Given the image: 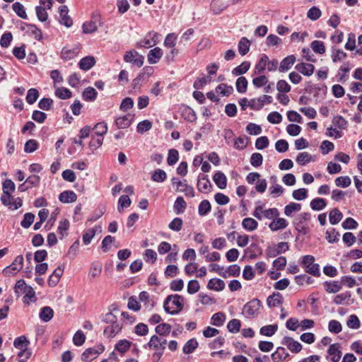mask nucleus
<instances>
[{
	"mask_svg": "<svg viewBox=\"0 0 362 362\" xmlns=\"http://www.w3.org/2000/svg\"><path fill=\"white\" fill-rule=\"evenodd\" d=\"M77 199V195L74 191L66 190L60 193L59 200L62 203H73Z\"/></svg>",
	"mask_w": 362,
	"mask_h": 362,
	"instance_id": "a878e982",
	"label": "nucleus"
},
{
	"mask_svg": "<svg viewBox=\"0 0 362 362\" xmlns=\"http://www.w3.org/2000/svg\"><path fill=\"white\" fill-rule=\"evenodd\" d=\"M199 346V343L196 338L189 339L183 346L182 351L185 354H192Z\"/></svg>",
	"mask_w": 362,
	"mask_h": 362,
	"instance_id": "72a5a7b5",
	"label": "nucleus"
},
{
	"mask_svg": "<svg viewBox=\"0 0 362 362\" xmlns=\"http://www.w3.org/2000/svg\"><path fill=\"white\" fill-rule=\"evenodd\" d=\"M171 328L172 327L170 325L165 322H163L156 327L155 331L157 334L160 336L166 337L170 334Z\"/></svg>",
	"mask_w": 362,
	"mask_h": 362,
	"instance_id": "09e8293b",
	"label": "nucleus"
},
{
	"mask_svg": "<svg viewBox=\"0 0 362 362\" xmlns=\"http://www.w3.org/2000/svg\"><path fill=\"white\" fill-rule=\"evenodd\" d=\"M197 187L199 192L205 194L209 193L213 188V185L211 183L208 175L201 173L197 177Z\"/></svg>",
	"mask_w": 362,
	"mask_h": 362,
	"instance_id": "9b49d317",
	"label": "nucleus"
},
{
	"mask_svg": "<svg viewBox=\"0 0 362 362\" xmlns=\"http://www.w3.org/2000/svg\"><path fill=\"white\" fill-rule=\"evenodd\" d=\"M12 8L18 17L23 19H28L25 8L21 3L18 1L13 3L12 5Z\"/></svg>",
	"mask_w": 362,
	"mask_h": 362,
	"instance_id": "c03bdc74",
	"label": "nucleus"
},
{
	"mask_svg": "<svg viewBox=\"0 0 362 362\" xmlns=\"http://www.w3.org/2000/svg\"><path fill=\"white\" fill-rule=\"evenodd\" d=\"M107 132V125L105 122L97 123L92 128V147H100L103 142V136Z\"/></svg>",
	"mask_w": 362,
	"mask_h": 362,
	"instance_id": "f03ea898",
	"label": "nucleus"
},
{
	"mask_svg": "<svg viewBox=\"0 0 362 362\" xmlns=\"http://www.w3.org/2000/svg\"><path fill=\"white\" fill-rule=\"evenodd\" d=\"M122 328L119 322L111 324L104 329L103 334L107 338L112 339L122 330Z\"/></svg>",
	"mask_w": 362,
	"mask_h": 362,
	"instance_id": "6ab92c4d",
	"label": "nucleus"
},
{
	"mask_svg": "<svg viewBox=\"0 0 362 362\" xmlns=\"http://www.w3.org/2000/svg\"><path fill=\"white\" fill-rule=\"evenodd\" d=\"M261 307L262 302L258 298H253L244 305L242 314L246 318H254L258 315Z\"/></svg>",
	"mask_w": 362,
	"mask_h": 362,
	"instance_id": "39448f33",
	"label": "nucleus"
},
{
	"mask_svg": "<svg viewBox=\"0 0 362 362\" xmlns=\"http://www.w3.org/2000/svg\"><path fill=\"white\" fill-rule=\"evenodd\" d=\"M267 62L268 57L266 54H263L255 66V72L258 74L263 73L266 69Z\"/></svg>",
	"mask_w": 362,
	"mask_h": 362,
	"instance_id": "6e6d98bb",
	"label": "nucleus"
},
{
	"mask_svg": "<svg viewBox=\"0 0 362 362\" xmlns=\"http://www.w3.org/2000/svg\"><path fill=\"white\" fill-rule=\"evenodd\" d=\"M315 257L313 255H307L302 257L300 265L305 269V272L315 277H320L321 275L320 265L314 263Z\"/></svg>",
	"mask_w": 362,
	"mask_h": 362,
	"instance_id": "20e7f679",
	"label": "nucleus"
},
{
	"mask_svg": "<svg viewBox=\"0 0 362 362\" xmlns=\"http://www.w3.org/2000/svg\"><path fill=\"white\" fill-rule=\"evenodd\" d=\"M296 161L300 165H305L311 161H315V159L308 152H302L298 155Z\"/></svg>",
	"mask_w": 362,
	"mask_h": 362,
	"instance_id": "a18cd8bd",
	"label": "nucleus"
},
{
	"mask_svg": "<svg viewBox=\"0 0 362 362\" xmlns=\"http://www.w3.org/2000/svg\"><path fill=\"white\" fill-rule=\"evenodd\" d=\"M211 210V205L209 200H202L198 206V214L201 216L207 215Z\"/></svg>",
	"mask_w": 362,
	"mask_h": 362,
	"instance_id": "79ce46f5",
	"label": "nucleus"
},
{
	"mask_svg": "<svg viewBox=\"0 0 362 362\" xmlns=\"http://www.w3.org/2000/svg\"><path fill=\"white\" fill-rule=\"evenodd\" d=\"M26 33L30 36H33L38 41L42 39V30L34 24L30 23V25H28Z\"/></svg>",
	"mask_w": 362,
	"mask_h": 362,
	"instance_id": "37998d69",
	"label": "nucleus"
},
{
	"mask_svg": "<svg viewBox=\"0 0 362 362\" xmlns=\"http://www.w3.org/2000/svg\"><path fill=\"white\" fill-rule=\"evenodd\" d=\"M106 26L104 23L100 21V17L97 15L92 14V34L96 31L107 33Z\"/></svg>",
	"mask_w": 362,
	"mask_h": 362,
	"instance_id": "c756f323",
	"label": "nucleus"
},
{
	"mask_svg": "<svg viewBox=\"0 0 362 362\" xmlns=\"http://www.w3.org/2000/svg\"><path fill=\"white\" fill-rule=\"evenodd\" d=\"M243 228L247 231H253L258 227V222L252 218H245L242 221Z\"/></svg>",
	"mask_w": 362,
	"mask_h": 362,
	"instance_id": "ea45409f",
	"label": "nucleus"
},
{
	"mask_svg": "<svg viewBox=\"0 0 362 362\" xmlns=\"http://www.w3.org/2000/svg\"><path fill=\"white\" fill-rule=\"evenodd\" d=\"M288 356L289 354L283 346L277 347L276 351L271 355V358L273 362H280L281 361H286Z\"/></svg>",
	"mask_w": 362,
	"mask_h": 362,
	"instance_id": "4be33fe9",
	"label": "nucleus"
},
{
	"mask_svg": "<svg viewBox=\"0 0 362 362\" xmlns=\"http://www.w3.org/2000/svg\"><path fill=\"white\" fill-rule=\"evenodd\" d=\"M341 345L339 343H334L329 346L327 354L330 356L329 360L332 362H338L341 357V351L340 350Z\"/></svg>",
	"mask_w": 362,
	"mask_h": 362,
	"instance_id": "2eb2a0df",
	"label": "nucleus"
},
{
	"mask_svg": "<svg viewBox=\"0 0 362 362\" xmlns=\"http://www.w3.org/2000/svg\"><path fill=\"white\" fill-rule=\"evenodd\" d=\"M245 253L248 255V258L250 259H255L262 255V249L255 243H252L245 250Z\"/></svg>",
	"mask_w": 362,
	"mask_h": 362,
	"instance_id": "aec40b11",
	"label": "nucleus"
},
{
	"mask_svg": "<svg viewBox=\"0 0 362 362\" xmlns=\"http://www.w3.org/2000/svg\"><path fill=\"white\" fill-rule=\"evenodd\" d=\"M38 97L39 91L36 88H32L28 90L25 99L29 105H32L36 102Z\"/></svg>",
	"mask_w": 362,
	"mask_h": 362,
	"instance_id": "e2e57ef3",
	"label": "nucleus"
},
{
	"mask_svg": "<svg viewBox=\"0 0 362 362\" xmlns=\"http://www.w3.org/2000/svg\"><path fill=\"white\" fill-rule=\"evenodd\" d=\"M311 218V214L303 212L298 215L293 221L295 229L302 235H307L309 233L308 222Z\"/></svg>",
	"mask_w": 362,
	"mask_h": 362,
	"instance_id": "423d86ee",
	"label": "nucleus"
},
{
	"mask_svg": "<svg viewBox=\"0 0 362 362\" xmlns=\"http://www.w3.org/2000/svg\"><path fill=\"white\" fill-rule=\"evenodd\" d=\"M23 293H25V296L23 298V301L25 304H29L30 301L35 302L36 301V297H35V292L32 286H28L26 287V288L23 291Z\"/></svg>",
	"mask_w": 362,
	"mask_h": 362,
	"instance_id": "c9c22d12",
	"label": "nucleus"
},
{
	"mask_svg": "<svg viewBox=\"0 0 362 362\" xmlns=\"http://www.w3.org/2000/svg\"><path fill=\"white\" fill-rule=\"evenodd\" d=\"M351 297V292L346 291L344 293H339L334 296L333 303L336 305H341L345 300H349Z\"/></svg>",
	"mask_w": 362,
	"mask_h": 362,
	"instance_id": "864d4df0",
	"label": "nucleus"
},
{
	"mask_svg": "<svg viewBox=\"0 0 362 362\" xmlns=\"http://www.w3.org/2000/svg\"><path fill=\"white\" fill-rule=\"evenodd\" d=\"M340 234L334 228L326 231V239L329 243H337L339 240Z\"/></svg>",
	"mask_w": 362,
	"mask_h": 362,
	"instance_id": "5fc2aeb1",
	"label": "nucleus"
},
{
	"mask_svg": "<svg viewBox=\"0 0 362 362\" xmlns=\"http://www.w3.org/2000/svg\"><path fill=\"white\" fill-rule=\"evenodd\" d=\"M250 42L246 37H243L238 44V49L241 56L247 54L250 50Z\"/></svg>",
	"mask_w": 362,
	"mask_h": 362,
	"instance_id": "473e14b6",
	"label": "nucleus"
},
{
	"mask_svg": "<svg viewBox=\"0 0 362 362\" xmlns=\"http://www.w3.org/2000/svg\"><path fill=\"white\" fill-rule=\"evenodd\" d=\"M241 327V322L238 319L230 320L227 325L228 331L231 333H238Z\"/></svg>",
	"mask_w": 362,
	"mask_h": 362,
	"instance_id": "774afa93",
	"label": "nucleus"
},
{
	"mask_svg": "<svg viewBox=\"0 0 362 362\" xmlns=\"http://www.w3.org/2000/svg\"><path fill=\"white\" fill-rule=\"evenodd\" d=\"M301 204L296 202H290L284 208V214L286 216H291L293 212L299 211Z\"/></svg>",
	"mask_w": 362,
	"mask_h": 362,
	"instance_id": "4d7b16f0",
	"label": "nucleus"
},
{
	"mask_svg": "<svg viewBox=\"0 0 362 362\" xmlns=\"http://www.w3.org/2000/svg\"><path fill=\"white\" fill-rule=\"evenodd\" d=\"M323 285L325 290L329 293H336L342 288L341 284L338 281H325Z\"/></svg>",
	"mask_w": 362,
	"mask_h": 362,
	"instance_id": "bb28decb",
	"label": "nucleus"
},
{
	"mask_svg": "<svg viewBox=\"0 0 362 362\" xmlns=\"http://www.w3.org/2000/svg\"><path fill=\"white\" fill-rule=\"evenodd\" d=\"M185 298L179 294L168 295L163 302L165 312L171 315L179 314L184 308Z\"/></svg>",
	"mask_w": 362,
	"mask_h": 362,
	"instance_id": "f257e3e1",
	"label": "nucleus"
},
{
	"mask_svg": "<svg viewBox=\"0 0 362 362\" xmlns=\"http://www.w3.org/2000/svg\"><path fill=\"white\" fill-rule=\"evenodd\" d=\"M351 70V67L349 66V63L346 62L344 63L342 66H340L338 74H337V81L344 83L347 79V76L345 74L346 73H349Z\"/></svg>",
	"mask_w": 362,
	"mask_h": 362,
	"instance_id": "58836bf2",
	"label": "nucleus"
},
{
	"mask_svg": "<svg viewBox=\"0 0 362 362\" xmlns=\"http://www.w3.org/2000/svg\"><path fill=\"white\" fill-rule=\"evenodd\" d=\"M213 180L219 189H223L227 186V177L221 171H217L214 173Z\"/></svg>",
	"mask_w": 362,
	"mask_h": 362,
	"instance_id": "393cba45",
	"label": "nucleus"
},
{
	"mask_svg": "<svg viewBox=\"0 0 362 362\" xmlns=\"http://www.w3.org/2000/svg\"><path fill=\"white\" fill-rule=\"evenodd\" d=\"M23 262L24 259L23 255H18L10 265L3 269V274L6 276H10L16 274L18 272L22 269Z\"/></svg>",
	"mask_w": 362,
	"mask_h": 362,
	"instance_id": "6e6552de",
	"label": "nucleus"
},
{
	"mask_svg": "<svg viewBox=\"0 0 362 362\" xmlns=\"http://www.w3.org/2000/svg\"><path fill=\"white\" fill-rule=\"evenodd\" d=\"M134 119V115H130L117 117L115 118V125L117 129H127L132 124Z\"/></svg>",
	"mask_w": 362,
	"mask_h": 362,
	"instance_id": "f3484780",
	"label": "nucleus"
},
{
	"mask_svg": "<svg viewBox=\"0 0 362 362\" xmlns=\"http://www.w3.org/2000/svg\"><path fill=\"white\" fill-rule=\"evenodd\" d=\"M250 62L244 61L240 65L233 69L232 74L234 76H241L247 72L250 68Z\"/></svg>",
	"mask_w": 362,
	"mask_h": 362,
	"instance_id": "f704fd0d",
	"label": "nucleus"
},
{
	"mask_svg": "<svg viewBox=\"0 0 362 362\" xmlns=\"http://www.w3.org/2000/svg\"><path fill=\"white\" fill-rule=\"evenodd\" d=\"M225 320L226 315L223 313L218 312L212 315L211 324L216 327H221L223 325Z\"/></svg>",
	"mask_w": 362,
	"mask_h": 362,
	"instance_id": "3c124183",
	"label": "nucleus"
},
{
	"mask_svg": "<svg viewBox=\"0 0 362 362\" xmlns=\"http://www.w3.org/2000/svg\"><path fill=\"white\" fill-rule=\"evenodd\" d=\"M163 54V50L160 47H154L147 54L148 62L151 64H157L161 59Z\"/></svg>",
	"mask_w": 362,
	"mask_h": 362,
	"instance_id": "a211bd4d",
	"label": "nucleus"
},
{
	"mask_svg": "<svg viewBox=\"0 0 362 362\" xmlns=\"http://www.w3.org/2000/svg\"><path fill=\"white\" fill-rule=\"evenodd\" d=\"M281 344L286 347L294 354L300 352L302 349V345L298 341L294 340L292 337L286 336L281 340Z\"/></svg>",
	"mask_w": 362,
	"mask_h": 362,
	"instance_id": "f8f14e48",
	"label": "nucleus"
},
{
	"mask_svg": "<svg viewBox=\"0 0 362 362\" xmlns=\"http://www.w3.org/2000/svg\"><path fill=\"white\" fill-rule=\"evenodd\" d=\"M343 218V214L337 209H332L329 214V221L332 225H336L340 222Z\"/></svg>",
	"mask_w": 362,
	"mask_h": 362,
	"instance_id": "4c0bfd02",
	"label": "nucleus"
},
{
	"mask_svg": "<svg viewBox=\"0 0 362 362\" xmlns=\"http://www.w3.org/2000/svg\"><path fill=\"white\" fill-rule=\"evenodd\" d=\"M278 330V325L276 324L268 325L263 326L259 329V334L266 337L273 336Z\"/></svg>",
	"mask_w": 362,
	"mask_h": 362,
	"instance_id": "a19ab883",
	"label": "nucleus"
},
{
	"mask_svg": "<svg viewBox=\"0 0 362 362\" xmlns=\"http://www.w3.org/2000/svg\"><path fill=\"white\" fill-rule=\"evenodd\" d=\"M187 208V203L185 201L184 198L181 196H179L176 198L174 205L173 210L176 214H181L184 213Z\"/></svg>",
	"mask_w": 362,
	"mask_h": 362,
	"instance_id": "7c9ffc66",
	"label": "nucleus"
},
{
	"mask_svg": "<svg viewBox=\"0 0 362 362\" xmlns=\"http://www.w3.org/2000/svg\"><path fill=\"white\" fill-rule=\"evenodd\" d=\"M346 325L348 327L352 329H357L361 326V322L357 315L353 314L349 317L346 321Z\"/></svg>",
	"mask_w": 362,
	"mask_h": 362,
	"instance_id": "338daca9",
	"label": "nucleus"
},
{
	"mask_svg": "<svg viewBox=\"0 0 362 362\" xmlns=\"http://www.w3.org/2000/svg\"><path fill=\"white\" fill-rule=\"evenodd\" d=\"M167 178L166 173L162 169L156 170L151 175V180L156 182H163Z\"/></svg>",
	"mask_w": 362,
	"mask_h": 362,
	"instance_id": "052dcab7",
	"label": "nucleus"
},
{
	"mask_svg": "<svg viewBox=\"0 0 362 362\" xmlns=\"http://www.w3.org/2000/svg\"><path fill=\"white\" fill-rule=\"evenodd\" d=\"M283 303V296L279 292H274L269 296L267 304L269 308L277 307Z\"/></svg>",
	"mask_w": 362,
	"mask_h": 362,
	"instance_id": "b1692460",
	"label": "nucleus"
},
{
	"mask_svg": "<svg viewBox=\"0 0 362 362\" xmlns=\"http://www.w3.org/2000/svg\"><path fill=\"white\" fill-rule=\"evenodd\" d=\"M216 92H219L223 96H229L234 92V89L232 86H229L226 83H221L216 88Z\"/></svg>",
	"mask_w": 362,
	"mask_h": 362,
	"instance_id": "603ef678",
	"label": "nucleus"
},
{
	"mask_svg": "<svg viewBox=\"0 0 362 362\" xmlns=\"http://www.w3.org/2000/svg\"><path fill=\"white\" fill-rule=\"evenodd\" d=\"M288 250V243L286 242H281L276 245L268 246L266 250V254L269 257H275L279 255L286 252Z\"/></svg>",
	"mask_w": 362,
	"mask_h": 362,
	"instance_id": "1a4fd4ad",
	"label": "nucleus"
},
{
	"mask_svg": "<svg viewBox=\"0 0 362 362\" xmlns=\"http://www.w3.org/2000/svg\"><path fill=\"white\" fill-rule=\"evenodd\" d=\"M16 185L10 179H6L2 183L3 194L1 196V202L4 206L12 205L13 197L12 193L15 191Z\"/></svg>",
	"mask_w": 362,
	"mask_h": 362,
	"instance_id": "7ed1b4c3",
	"label": "nucleus"
},
{
	"mask_svg": "<svg viewBox=\"0 0 362 362\" xmlns=\"http://www.w3.org/2000/svg\"><path fill=\"white\" fill-rule=\"evenodd\" d=\"M35 220V215L33 213H25L23 218L21 222V226L24 228H28Z\"/></svg>",
	"mask_w": 362,
	"mask_h": 362,
	"instance_id": "69168bd1",
	"label": "nucleus"
},
{
	"mask_svg": "<svg viewBox=\"0 0 362 362\" xmlns=\"http://www.w3.org/2000/svg\"><path fill=\"white\" fill-rule=\"evenodd\" d=\"M310 47L314 52L319 54H323L325 53V46L322 41L314 40L310 44Z\"/></svg>",
	"mask_w": 362,
	"mask_h": 362,
	"instance_id": "13d9d810",
	"label": "nucleus"
},
{
	"mask_svg": "<svg viewBox=\"0 0 362 362\" xmlns=\"http://www.w3.org/2000/svg\"><path fill=\"white\" fill-rule=\"evenodd\" d=\"M123 59L125 62L130 63L137 67L142 66L144 62V57L135 49L127 51L124 55Z\"/></svg>",
	"mask_w": 362,
	"mask_h": 362,
	"instance_id": "0eeeda50",
	"label": "nucleus"
},
{
	"mask_svg": "<svg viewBox=\"0 0 362 362\" xmlns=\"http://www.w3.org/2000/svg\"><path fill=\"white\" fill-rule=\"evenodd\" d=\"M152 127V122L148 119H144L138 123L136 126V131L139 134H144V132L150 130Z\"/></svg>",
	"mask_w": 362,
	"mask_h": 362,
	"instance_id": "0e129e2a",
	"label": "nucleus"
},
{
	"mask_svg": "<svg viewBox=\"0 0 362 362\" xmlns=\"http://www.w3.org/2000/svg\"><path fill=\"white\" fill-rule=\"evenodd\" d=\"M296 57L293 54L288 55L284 58L279 67V72H286L288 71L296 62Z\"/></svg>",
	"mask_w": 362,
	"mask_h": 362,
	"instance_id": "412c9836",
	"label": "nucleus"
},
{
	"mask_svg": "<svg viewBox=\"0 0 362 362\" xmlns=\"http://www.w3.org/2000/svg\"><path fill=\"white\" fill-rule=\"evenodd\" d=\"M54 93L57 97L62 100L69 99L72 96V93L69 89L64 87L57 88Z\"/></svg>",
	"mask_w": 362,
	"mask_h": 362,
	"instance_id": "680f3d73",
	"label": "nucleus"
},
{
	"mask_svg": "<svg viewBox=\"0 0 362 362\" xmlns=\"http://www.w3.org/2000/svg\"><path fill=\"white\" fill-rule=\"evenodd\" d=\"M144 349H153L156 350V351H160V353H164L165 346H163L161 344V338L158 335L154 334L151 336L149 341L144 345Z\"/></svg>",
	"mask_w": 362,
	"mask_h": 362,
	"instance_id": "ddd939ff",
	"label": "nucleus"
},
{
	"mask_svg": "<svg viewBox=\"0 0 362 362\" xmlns=\"http://www.w3.org/2000/svg\"><path fill=\"white\" fill-rule=\"evenodd\" d=\"M304 91L306 93L313 94V97L317 99L321 93L323 95H325L327 86L325 84L320 86L313 84L311 81H308L305 83Z\"/></svg>",
	"mask_w": 362,
	"mask_h": 362,
	"instance_id": "9d476101",
	"label": "nucleus"
},
{
	"mask_svg": "<svg viewBox=\"0 0 362 362\" xmlns=\"http://www.w3.org/2000/svg\"><path fill=\"white\" fill-rule=\"evenodd\" d=\"M248 81L245 76H240L235 82L236 90L240 93H245L247 91Z\"/></svg>",
	"mask_w": 362,
	"mask_h": 362,
	"instance_id": "8fccbe9b",
	"label": "nucleus"
},
{
	"mask_svg": "<svg viewBox=\"0 0 362 362\" xmlns=\"http://www.w3.org/2000/svg\"><path fill=\"white\" fill-rule=\"evenodd\" d=\"M206 286L210 290L221 291L225 288V282L221 279L213 278L209 281Z\"/></svg>",
	"mask_w": 362,
	"mask_h": 362,
	"instance_id": "cd10ccee",
	"label": "nucleus"
},
{
	"mask_svg": "<svg viewBox=\"0 0 362 362\" xmlns=\"http://www.w3.org/2000/svg\"><path fill=\"white\" fill-rule=\"evenodd\" d=\"M78 54V49L77 47H74L73 49H66L64 47L62 50L61 54L62 58L64 60H70L74 59Z\"/></svg>",
	"mask_w": 362,
	"mask_h": 362,
	"instance_id": "49530a36",
	"label": "nucleus"
},
{
	"mask_svg": "<svg viewBox=\"0 0 362 362\" xmlns=\"http://www.w3.org/2000/svg\"><path fill=\"white\" fill-rule=\"evenodd\" d=\"M132 342L127 339L119 340L115 345V350H117L120 354H123L126 353L130 348Z\"/></svg>",
	"mask_w": 362,
	"mask_h": 362,
	"instance_id": "de8ad7c7",
	"label": "nucleus"
},
{
	"mask_svg": "<svg viewBox=\"0 0 362 362\" xmlns=\"http://www.w3.org/2000/svg\"><path fill=\"white\" fill-rule=\"evenodd\" d=\"M131 204L132 201L128 195H122L118 200L117 210L121 213L124 208L130 206Z\"/></svg>",
	"mask_w": 362,
	"mask_h": 362,
	"instance_id": "bf43d9fd",
	"label": "nucleus"
},
{
	"mask_svg": "<svg viewBox=\"0 0 362 362\" xmlns=\"http://www.w3.org/2000/svg\"><path fill=\"white\" fill-rule=\"evenodd\" d=\"M59 12L60 16V19L59 20V23L66 26V28H70L73 25V21L71 18L68 15L69 8L67 6H61L59 8Z\"/></svg>",
	"mask_w": 362,
	"mask_h": 362,
	"instance_id": "4468645a",
	"label": "nucleus"
},
{
	"mask_svg": "<svg viewBox=\"0 0 362 362\" xmlns=\"http://www.w3.org/2000/svg\"><path fill=\"white\" fill-rule=\"evenodd\" d=\"M310 206L313 211H321L326 207L327 202L323 198L317 197L311 200Z\"/></svg>",
	"mask_w": 362,
	"mask_h": 362,
	"instance_id": "e433bc0d",
	"label": "nucleus"
},
{
	"mask_svg": "<svg viewBox=\"0 0 362 362\" xmlns=\"http://www.w3.org/2000/svg\"><path fill=\"white\" fill-rule=\"evenodd\" d=\"M288 225V222L284 218H276L269 224V228L272 231H277L281 229L286 228Z\"/></svg>",
	"mask_w": 362,
	"mask_h": 362,
	"instance_id": "c85d7f7f",
	"label": "nucleus"
},
{
	"mask_svg": "<svg viewBox=\"0 0 362 362\" xmlns=\"http://www.w3.org/2000/svg\"><path fill=\"white\" fill-rule=\"evenodd\" d=\"M54 316V310L49 306H45L41 308L39 317L40 319L45 322H48L50 321Z\"/></svg>",
	"mask_w": 362,
	"mask_h": 362,
	"instance_id": "2f4dec72",
	"label": "nucleus"
},
{
	"mask_svg": "<svg viewBox=\"0 0 362 362\" xmlns=\"http://www.w3.org/2000/svg\"><path fill=\"white\" fill-rule=\"evenodd\" d=\"M182 117L188 122H194L197 119L194 110L187 105H182L180 108Z\"/></svg>",
	"mask_w": 362,
	"mask_h": 362,
	"instance_id": "dca6fc26",
	"label": "nucleus"
},
{
	"mask_svg": "<svg viewBox=\"0 0 362 362\" xmlns=\"http://www.w3.org/2000/svg\"><path fill=\"white\" fill-rule=\"evenodd\" d=\"M295 69L305 76H311L315 71L313 64L303 62L296 64Z\"/></svg>",
	"mask_w": 362,
	"mask_h": 362,
	"instance_id": "5701e85b",
	"label": "nucleus"
}]
</instances>
